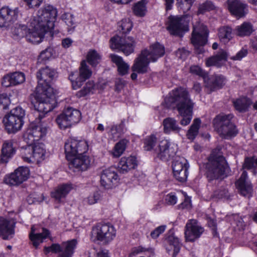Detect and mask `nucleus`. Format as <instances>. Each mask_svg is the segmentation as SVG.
<instances>
[{"label":"nucleus","mask_w":257,"mask_h":257,"mask_svg":"<svg viewBox=\"0 0 257 257\" xmlns=\"http://www.w3.org/2000/svg\"><path fill=\"white\" fill-rule=\"evenodd\" d=\"M25 111L21 107L12 109L4 118L6 129L9 133H14L19 131L23 125Z\"/></svg>","instance_id":"0eeeda50"},{"label":"nucleus","mask_w":257,"mask_h":257,"mask_svg":"<svg viewBox=\"0 0 257 257\" xmlns=\"http://www.w3.org/2000/svg\"><path fill=\"white\" fill-rule=\"evenodd\" d=\"M228 9L232 15L238 18L244 17L246 12L245 11L246 5L239 0H228L227 1Z\"/></svg>","instance_id":"a878e982"},{"label":"nucleus","mask_w":257,"mask_h":257,"mask_svg":"<svg viewBox=\"0 0 257 257\" xmlns=\"http://www.w3.org/2000/svg\"><path fill=\"white\" fill-rule=\"evenodd\" d=\"M56 75V71L48 66L40 69L37 73L38 85L36 89L45 91L48 88H52L50 83L55 79Z\"/></svg>","instance_id":"4468645a"},{"label":"nucleus","mask_w":257,"mask_h":257,"mask_svg":"<svg viewBox=\"0 0 257 257\" xmlns=\"http://www.w3.org/2000/svg\"><path fill=\"white\" fill-rule=\"evenodd\" d=\"M80 118L81 113L79 110L68 107L57 117L56 121L61 128L65 129L78 122Z\"/></svg>","instance_id":"f8f14e48"},{"label":"nucleus","mask_w":257,"mask_h":257,"mask_svg":"<svg viewBox=\"0 0 257 257\" xmlns=\"http://www.w3.org/2000/svg\"><path fill=\"white\" fill-rule=\"evenodd\" d=\"M235 109L239 112H245L252 104L251 100L246 97H241L233 102Z\"/></svg>","instance_id":"58836bf2"},{"label":"nucleus","mask_w":257,"mask_h":257,"mask_svg":"<svg viewBox=\"0 0 257 257\" xmlns=\"http://www.w3.org/2000/svg\"><path fill=\"white\" fill-rule=\"evenodd\" d=\"M71 189L70 185L63 184L57 187L54 191L51 193V195L58 202H60L61 199L64 198Z\"/></svg>","instance_id":"72a5a7b5"},{"label":"nucleus","mask_w":257,"mask_h":257,"mask_svg":"<svg viewBox=\"0 0 257 257\" xmlns=\"http://www.w3.org/2000/svg\"><path fill=\"white\" fill-rule=\"evenodd\" d=\"M94 83L93 81H89L87 82L83 89L78 92V95L81 97L87 95L94 89Z\"/></svg>","instance_id":"4d7b16f0"},{"label":"nucleus","mask_w":257,"mask_h":257,"mask_svg":"<svg viewBox=\"0 0 257 257\" xmlns=\"http://www.w3.org/2000/svg\"><path fill=\"white\" fill-rule=\"evenodd\" d=\"M200 122L201 121L199 118H196L194 120L193 124L191 125L187 134L188 139L193 140L195 139L198 133Z\"/></svg>","instance_id":"c03bdc74"},{"label":"nucleus","mask_w":257,"mask_h":257,"mask_svg":"<svg viewBox=\"0 0 257 257\" xmlns=\"http://www.w3.org/2000/svg\"><path fill=\"white\" fill-rule=\"evenodd\" d=\"M228 190L222 188L215 191L212 195V198L216 199L228 198Z\"/></svg>","instance_id":"bf43d9fd"},{"label":"nucleus","mask_w":257,"mask_h":257,"mask_svg":"<svg viewBox=\"0 0 257 257\" xmlns=\"http://www.w3.org/2000/svg\"><path fill=\"white\" fill-rule=\"evenodd\" d=\"M69 163V167H74L78 170L85 171L90 165L89 157L86 155H77Z\"/></svg>","instance_id":"cd10ccee"},{"label":"nucleus","mask_w":257,"mask_h":257,"mask_svg":"<svg viewBox=\"0 0 257 257\" xmlns=\"http://www.w3.org/2000/svg\"><path fill=\"white\" fill-rule=\"evenodd\" d=\"M33 150L34 162L38 163L44 159L45 150L43 144L35 145L33 146Z\"/></svg>","instance_id":"a19ab883"},{"label":"nucleus","mask_w":257,"mask_h":257,"mask_svg":"<svg viewBox=\"0 0 257 257\" xmlns=\"http://www.w3.org/2000/svg\"><path fill=\"white\" fill-rule=\"evenodd\" d=\"M136 158L133 156L122 157L119 161L117 167L119 172L124 174L137 166Z\"/></svg>","instance_id":"c756f323"},{"label":"nucleus","mask_w":257,"mask_h":257,"mask_svg":"<svg viewBox=\"0 0 257 257\" xmlns=\"http://www.w3.org/2000/svg\"><path fill=\"white\" fill-rule=\"evenodd\" d=\"M146 52H142L135 60L134 63L132 67V70L133 72L145 74L150 70L149 65L150 62L152 61L148 57H146Z\"/></svg>","instance_id":"5701e85b"},{"label":"nucleus","mask_w":257,"mask_h":257,"mask_svg":"<svg viewBox=\"0 0 257 257\" xmlns=\"http://www.w3.org/2000/svg\"><path fill=\"white\" fill-rule=\"evenodd\" d=\"M2 84L6 87L15 86L11 74L4 76L2 81Z\"/></svg>","instance_id":"680f3d73"},{"label":"nucleus","mask_w":257,"mask_h":257,"mask_svg":"<svg viewBox=\"0 0 257 257\" xmlns=\"http://www.w3.org/2000/svg\"><path fill=\"white\" fill-rule=\"evenodd\" d=\"M208 32L206 26L201 25L199 27H194L192 33L191 43L196 49L198 54L203 52V46L206 43Z\"/></svg>","instance_id":"dca6fc26"},{"label":"nucleus","mask_w":257,"mask_h":257,"mask_svg":"<svg viewBox=\"0 0 257 257\" xmlns=\"http://www.w3.org/2000/svg\"><path fill=\"white\" fill-rule=\"evenodd\" d=\"M243 168L250 170L257 168V158L252 157H246L243 164Z\"/></svg>","instance_id":"5fc2aeb1"},{"label":"nucleus","mask_w":257,"mask_h":257,"mask_svg":"<svg viewBox=\"0 0 257 257\" xmlns=\"http://www.w3.org/2000/svg\"><path fill=\"white\" fill-rule=\"evenodd\" d=\"M77 244V240L73 239L63 242L61 244L53 243L50 246H45L44 251L46 254L50 252L58 253L57 257H72Z\"/></svg>","instance_id":"1a4fd4ad"},{"label":"nucleus","mask_w":257,"mask_h":257,"mask_svg":"<svg viewBox=\"0 0 257 257\" xmlns=\"http://www.w3.org/2000/svg\"><path fill=\"white\" fill-rule=\"evenodd\" d=\"M15 153V150L13 146V143L11 142H5L2 149L1 162L8 163Z\"/></svg>","instance_id":"2f4dec72"},{"label":"nucleus","mask_w":257,"mask_h":257,"mask_svg":"<svg viewBox=\"0 0 257 257\" xmlns=\"http://www.w3.org/2000/svg\"><path fill=\"white\" fill-rule=\"evenodd\" d=\"M15 35L19 38L25 37L28 41L33 44H38L42 42L43 39L37 26L33 28L30 26V18H28L27 25L20 24L15 27L13 31Z\"/></svg>","instance_id":"6e6552de"},{"label":"nucleus","mask_w":257,"mask_h":257,"mask_svg":"<svg viewBox=\"0 0 257 257\" xmlns=\"http://www.w3.org/2000/svg\"><path fill=\"white\" fill-rule=\"evenodd\" d=\"M117 179L118 175L116 173V169L111 167L103 171L100 183L105 188L109 189L117 183Z\"/></svg>","instance_id":"aec40b11"},{"label":"nucleus","mask_w":257,"mask_h":257,"mask_svg":"<svg viewBox=\"0 0 257 257\" xmlns=\"http://www.w3.org/2000/svg\"><path fill=\"white\" fill-rule=\"evenodd\" d=\"M167 241L171 248H173V257H175L179 252L181 246L179 239L173 235L169 236L168 237Z\"/></svg>","instance_id":"de8ad7c7"},{"label":"nucleus","mask_w":257,"mask_h":257,"mask_svg":"<svg viewBox=\"0 0 257 257\" xmlns=\"http://www.w3.org/2000/svg\"><path fill=\"white\" fill-rule=\"evenodd\" d=\"M195 0H176L178 7L185 13L190 10Z\"/></svg>","instance_id":"864d4df0"},{"label":"nucleus","mask_w":257,"mask_h":257,"mask_svg":"<svg viewBox=\"0 0 257 257\" xmlns=\"http://www.w3.org/2000/svg\"><path fill=\"white\" fill-rule=\"evenodd\" d=\"M176 55L179 58L184 60L189 56V52L183 48L179 49L177 51Z\"/></svg>","instance_id":"338daca9"},{"label":"nucleus","mask_w":257,"mask_h":257,"mask_svg":"<svg viewBox=\"0 0 257 257\" xmlns=\"http://www.w3.org/2000/svg\"><path fill=\"white\" fill-rule=\"evenodd\" d=\"M214 8V6L212 3L211 2L207 1L199 6L197 14L198 15L203 14L206 12L213 10Z\"/></svg>","instance_id":"13d9d810"},{"label":"nucleus","mask_w":257,"mask_h":257,"mask_svg":"<svg viewBox=\"0 0 257 257\" xmlns=\"http://www.w3.org/2000/svg\"><path fill=\"white\" fill-rule=\"evenodd\" d=\"M227 52L223 49L220 50L216 55L207 58L205 64L208 67L217 66L220 67L223 62L227 60Z\"/></svg>","instance_id":"c85d7f7f"},{"label":"nucleus","mask_w":257,"mask_h":257,"mask_svg":"<svg viewBox=\"0 0 257 257\" xmlns=\"http://www.w3.org/2000/svg\"><path fill=\"white\" fill-rule=\"evenodd\" d=\"M128 141L125 139L120 140L115 145L112 154L114 157H119L124 152Z\"/></svg>","instance_id":"49530a36"},{"label":"nucleus","mask_w":257,"mask_h":257,"mask_svg":"<svg viewBox=\"0 0 257 257\" xmlns=\"http://www.w3.org/2000/svg\"><path fill=\"white\" fill-rule=\"evenodd\" d=\"M42 115L39 114L35 121L32 122L26 133L24 138L28 144L33 145L44 137L49 128V122L42 120Z\"/></svg>","instance_id":"39448f33"},{"label":"nucleus","mask_w":257,"mask_h":257,"mask_svg":"<svg viewBox=\"0 0 257 257\" xmlns=\"http://www.w3.org/2000/svg\"><path fill=\"white\" fill-rule=\"evenodd\" d=\"M35 227L32 226L29 234V237L34 246L35 248H37L39 244L43 242V239L46 238L49 236L50 232L46 228H43V232L42 233H35Z\"/></svg>","instance_id":"7c9ffc66"},{"label":"nucleus","mask_w":257,"mask_h":257,"mask_svg":"<svg viewBox=\"0 0 257 257\" xmlns=\"http://www.w3.org/2000/svg\"><path fill=\"white\" fill-rule=\"evenodd\" d=\"M247 178V173L243 171L235 185L242 195L249 197L252 192V187L250 182L246 181Z\"/></svg>","instance_id":"393cba45"},{"label":"nucleus","mask_w":257,"mask_h":257,"mask_svg":"<svg viewBox=\"0 0 257 257\" xmlns=\"http://www.w3.org/2000/svg\"><path fill=\"white\" fill-rule=\"evenodd\" d=\"M57 16L56 9L51 6H47L40 9L36 16L30 18V26L33 28L37 26L43 38L46 32L54 28Z\"/></svg>","instance_id":"f03ea898"},{"label":"nucleus","mask_w":257,"mask_h":257,"mask_svg":"<svg viewBox=\"0 0 257 257\" xmlns=\"http://www.w3.org/2000/svg\"><path fill=\"white\" fill-rule=\"evenodd\" d=\"M61 18L67 26V32L70 34L72 33L77 26L73 15L70 13H65L62 15Z\"/></svg>","instance_id":"4c0bfd02"},{"label":"nucleus","mask_w":257,"mask_h":257,"mask_svg":"<svg viewBox=\"0 0 257 257\" xmlns=\"http://www.w3.org/2000/svg\"><path fill=\"white\" fill-rule=\"evenodd\" d=\"M118 27L119 28V31L121 32L122 34H124L127 33L131 30L133 27V24L129 19H124L118 23Z\"/></svg>","instance_id":"8fccbe9b"},{"label":"nucleus","mask_w":257,"mask_h":257,"mask_svg":"<svg viewBox=\"0 0 257 257\" xmlns=\"http://www.w3.org/2000/svg\"><path fill=\"white\" fill-rule=\"evenodd\" d=\"M37 101L34 105V107L40 114L42 115L43 118L45 114L51 111L55 107L56 103L55 96L54 93L53 88H48L47 90H42L36 89Z\"/></svg>","instance_id":"20e7f679"},{"label":"nucleus","mask_w":257,"mask_h":257,"mask_svg":"<svg viewBox=\"0 0 257 257\" xmlns=\"http://www.w3.org/2000/svg\"><path fill=\"white\" fill-rule=\"evenodd\" d=\"M92 73L85 61H82L79 68V72H72L69 76L72 88L77 89L80 88L86 79H89Z\"/></svg>","instance_id":"ddd939ff"},{"label":"nucleus","mask_w":257,"mask_h":257,"mask_svg":"<svg viewBox=\"0 0 257 257\" xmlns=\"http://www.w3.org/2000/svg\"><path fill=\"white\" fill-rule=\"evenodd\" d=\"M101 56L95 50H90L87 55L88 62L93 67L96 66L100 61Z\"/></svg>","instance_id":"37998d69"},{"label":"nucleus","mask_w":257,"mask_h":257,"mask_svg":"<svg viewBox=\"0 0 257 257\" xmlns=\"http://www.w3.org/2000/svg\"><path fill=\"white\" fill-rule=\"evenodd\" d=\"M207 177L209 180L217 179L226 172L227 164L224 158L220 155L212 153L206 165Z\"/></svg>","instance_id":"423d86ee"},{"label":"nucleus","mask_w":257,"mask_h":257,"mask_svg":"<svg viewBox=\"0 0 257 257\" xmlns=\"http://www.w3.org/2000/svg\"><path fill=\"white\" fill-rule=\"evenodd\" d=\"M146 11V0H141L136 3L133 7V12L136 16L142 17Z\"/></svg>","instance_id":"09e8293b"},{"label":"nucleus","mask_w":257,"mask_h":257,"mask_svg":"<svg viewBox=\"0 0 257 257\" xmlns=\"http://www.w3.org/2000/svg\"><path fill=\"white\" fill-rule=\"evenodd\" d=\"M124 124L123 122L117 125L112 126L110 129L109 133L113 139L119 138L121 134L123 133Z\"/></svg>","instance_id":"603ef678"},{"label":"nucleus","mask_w":257,"mask_h":257,"mask_svg":"<svg viewBox=\"0 0 257 257\" xmlns=\"http://www.w3.org/2000/svg\"><path fill=\"white\" fill-rule=\"evenodd\" d=\"M236 35L240 37L248 36L253 32V26L249 22H245L235 28Z\"/></svg>","instance_id":"c9c22d12"},{"label":"nucleus","mask_w":257,"mask_h":257,"mask_svg":"<svg viewBox=\"0 0 257 257\" xmlns=\"http://www.w3.org/2000/svg\"><path fill=\"white\" fill-rule=\"evenodd\" d=\"M110 47L112 49H118L125 56H128L134 51L136 42L131 37L115 35L109 41Z\"/></svg>","instance_id":"9b49d317"},{"label":"nucleus","mask_w":257,"mask_h":257,"mask_svg":"<svg viewBox=\"0 0 257 257\" xmlns=\"http://www.w3.org/2000/svg\"><path fill=\"white\" fill-rule=\"evenodd\" d=\"M109 57L117 66L119 74L124 75L127 73L130 66L123 61L122 57L115 54L110 55Z\"/></svg>","instance_id":"473e14b6"},{"label":"nucleus","mask_w":257,"mask_h":257,"mask_svg":"<svg viewBox=\"0 0 257 257\" xmlns=\"http://www.w3.org/2000/svg\"><path fill=\"white\" fill-rule=\"evenodd\" d=\"M204 232V228L195 219H190L186 223L185 230V237L187 241H194L200 237Z\"/></svg>","instance_id":"6ab92c4d"},{"label":"nucleus","mask_w":257,"mask_h":257,"mask_svg":"<svg viewBox=\"0 0 257 257\" xmlns=\"http://www.w3.org/2000/svg\"><path fill=\"white\" fill-rule=\"evenodd\" d=\"M92 234L95 239L107 244L115 237L116 230L109 223H98L92 228Z\"/></svg>","instance_id":"9d476101"},{"label":"nucleus","mask_w":257,"mask_h":257,"mask_svg":"<svg viewBox=\"0 0 257 257\" xmlns=\"http://www.w3.org/2000/svg\"><path fill=\"white\" fill-rule=\"evenodd\" d=\"M218 37L221 42L226 43L232 38V31L229 26H223L218 30Z\"/></svg>","instance_id":"e433bc0d"},{"label":"nucleus","mask_w":257,"mask_h":257,"mask_svg":"<svg viewBox=\"0 0 257 257\" xmlns=\"http://www.w3.org/2000/svg\"><path fill=\"white\" fill-rule=\"evenodd\" d=\"M75 140H68L65 144L64 149L66 154V158L68 160H70L71 157L76 156Z\"/></svg>","instance_id":"ea45409f"},{"label":"nucleus","mask_w":257,"mask_h":257,"mask_svg":"<svg viewBox=\"0 0 257 257\" xmlns=\"http://www.w3.org/2000/svg\"><path fill=\"white\" fill-rule=\"evenodd\" d=\"M163 125L164 131L166 134H169L171 132L179 133L181 130V127L179 126L177 121L172 117H168L164 119Z\"/></svg>","instance_id":"f704fd0d"},{"label":"nucleus","mask_w":257,"mask_h":257,"mask_svg":"<svg viewBox=\"0 0 257 257\" xmlns=\"http://www.w3.org/2000/svg\"><path fill=\"white\" fill-rule=\"evenodd\" d=\"M11 75L15 86L23 83L25 80V74L22 72H16Z\"/></svg>","instance_id":"6e6d98bb"},{"label":"nucleus","mask_w":257,"mask_h":257,"mask_svg":"<svg viewBox=\"0 0 257 257\" xmlns=\"http://www.w3.org/2000/svg\"><path fill=\"white\" fill-rule=\"evenodd\" d=\"M142 52H146V57L152 62H155L159 58L164 55L165 48L159 43H156L150 47L149 50H144Z\"/></svg>","instance_id":"bb28decb"},{"label":"nucleus","mask_w":257,"mask_h":257,"mask_svg":"<svg viewBox=\"0 0 257 257\" xmlns=\"http://www.w3.org/2000/svg\"><path fill=\"white\" fill-rule=\"evenodd\" d=\"M157 143V138L154 135L147 137L144 140V148L145 150L150 151L155 150V147Z\"/></svg>","instance_id":"a18cd8bd"},{"label":"nucleus","mask_w":257,"mask_h":257,"mask_svg":"<svg viewBox=\"0 0 257 257\" xmlns=\"http://www.w3.org/2000/svg\"><path fill=\"white\" fill-rule=\"evenodd\" d=\"M166 99L168 103L174 104L180 115L183 117L180 124L187 125L190 123L193 114L194 103L191 99L188 91L185 88H178L172 91Z\"/></svg>","instance_id":"f257e3e1"},{"label":"nucleus","mask_w":257,"mask_h":257,"mask_svg":"<svg viewBox=\"0 0 257 257\" xmlns=\"http://www.w3.org/2000/svg\"><path fill=\"white\" fill-rule=\"evenodd\" d=\"M187 24L184 17H170L167 30L172 35H179L187 28Z\"/></svg>","instance_id":"412c9836"},{"label":"nucleus","mask_w":257,"mask_h":257,"mask_svg":"<svg viewBox=\"0 0 257 257\" xmlns=\"http://www.w3.org/2000/svg\"><path fill=\"white\" fill-rule=\"evenodd\" d=\"M33 151V146L30 144L21 149V154L24 161L28 163L34 162Z\"/></svg>","instance_id":"79ce46f5"},{"label":"nucleus","mask_w":257,"mask_h":257,"mask_svg":"<svg viewBox=\"0 0 257 257\" xmlns=\"http://www.w3.org/2000/svg\"><path fill=\"white\" fill-rule=\"evenodd\" d=\"M166 228V225H161L157 227L155 230L151 232L150 234L151 236L153 238H157L160 235V234L164 232Z\"/></svg>","instance_id":"e2e57ef3"},{"label":"nucleus","mask_w":257,"mask_h":257,"mask_svg":"<svg viewBox=\"0 0 257 257\" xmlns=\"http://www.w3.org/2000/svg\"><path fill=\"white\" fill-rule=\"evenodd\" d=\"M30 171L28 168L20 167L10 175L6 176L4 182L11 186H17L26 181L29 176Z\"/></svg>","instance_id":"f3484780"},{"label":"nucleus","mask_w":257,"mask_h":257,"mask_svg":"<svg viewBox=\"0 0 257 257\" xmlns=\"http://www.w3.org/2000/svg\"><path fill=\"white\" fill-rule=\"evenodd\" d=\"M157 157L161 160L167 161L174 157L176 152L167 140H163L160 142L159 146L155 150Z\"/></svg>","instance_id":"4be33fe9"},{"label":"nucleus","mask_w":257,"mask_h":257,"mask_svg":"<svg viewBox=\"0 0 257 257\" xmlns=\"http://www.w3.org/2000/svg\"><path fill=\"white\" fill-rule=\"evenodd\" d=\"M100 195L98 192H94L92 195L87 198V202L89 204H94L100 199Z\"/></svg>","instance_id":"69168bd1"},{"label":"nucleus","mask_w":257,"mask_h":257,"mask_svg":"<svg viewBox=\"0 0 257 257\" xmlns=\"http://www.w3.org/2000/svg\"><path fill=\"white\" fill-rule=\"evenodd\" d=\"M16 222L13 219L0 217V236L4 239L12 238L15 233Z\"/></svg>","instance_id":"b1692460"},{"label":"nucleus","mask_w":257,"mask_h":257,"mask_svg":"<svg viewBox=\"0 0 257 257\" xmlns=\"http://www.w3.org/2000/svg\"><path fill=\"white\" fill-rule=\"evenodd\" d=\"M247 53V51L246 49H242L236 54V55L232 56L231 59L233 60H240L243 57H245Z\"/></svg>","instance_id":"774afa93"},{"label":"nucleus","mask_w":257,"mask_h":257,"mask_svg":"<svg viewBox=\"0 0 257 257\" xmlns=\"http://www.w3.org/2000/svg\"><path fill=\"white\" fill-rule=\"evenodd\" d=\"M18 8L14 9L3 7L0 9V27L8 28L16 21L18 16Z\"/></svg>","instance_id":"a211bd4d"},{"label":"nucleus","mask_w":257,"mask_h":257,"mask_svg":"<svg viewBox=\"0 0 257 257\" xmlns=\"http://www.w3.org/2000/svg\"><path fill=\"white\" fill-rule=\"evenodd\" d=\"M233 117L232 114H220L217 115L213 120L214 127L220 137L229 139L235 137L238 133L236 125L231 120Z\"/></svg>","instance_id":"7ed1b4c3"},{"label":"nucleus","mask_w":257,"mask_h":257,"mask_svg":"<svg viewBox=\"0 0 257 257\" xmlns=\"http://www.w3.org/2000/svg\"><path fill=\"white\" fill-rule=\"evenodd\" d=\"M190 72L194 74L204 77L206 76L205 72L198 66L193 65L190 68Z\"/></svg>","instance_id":"052dcab7"},{"label":"nucleus","mask_w":257,"mask_h":257,"mask_svg":"<svg viewBox=\"0 0 257 257\" xmlns=\"http://www.w3.org/2000/svg\"><path fill=\"white\" fill-rule=\"evenodd\" d=\"M76 156L82 155L85 154L88 149L87 143L85 141H77L75 140Z\"/></svg>","instance_id":"3c124183"},{"label":"nucleus","mask_w":257,"mask_h":257,"mask_svg":"<svg viewBox=\"0 0 257 257\" xmlns=\"http://www.w3.org/2000/svg\"><path fill=\"white\" fill-rule=\"evenodd\" d=\"M172 167L175 179L180 182H185L189 168L187 160L183 157L176 156L172 162Z\"/></svg>","instance_id":"2eb2a0df"},{"label":"nucleus","mask_w":257,"mask_h":257,"mask_svg":"<svg viewBox=\"0 0 257 257\" xmlns=\"http://www.w3.org/2000/svg\"><path fill=\"white\" fill-rule=\"evenodd\" d=\"M177 198L172 193H171L166 195L165 197L166 203L169 205H173L177 203Z\"/></svg>","instance_id":"0e129e2a"}]
</instances>
